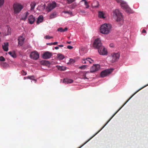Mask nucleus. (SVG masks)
Masks as SVG:
<instances>
[{
    "instance_id": "nucleus-1",
    "label": "nucleus",
    "mask_w": 148,
    "mask_h": 148,
    "mask_svg": "<svg viewBox=\"0 0 148 148\" xmlns=\"http://www.w3.org/2000/svg\"><path fill=\"white\" fill-rule=\"evenodd\" d=\"M148 85V84H147L145 85L144 86L142 87L139 89L138 91H137L135 93H134L129 98V99L127 100L126 102L123 104V105L120 108L117 110V111L115 112V113L111 117V118L109 119V120L108 121L107 123L103 126V127L100 130H99L93 136H92L89 139H88L87 141H86L85 143H84L83 145H82L79 148H80L82 147L86 143L88 142L90 139H91L92 138L94 137L110 121V120L121 109V108L127 103L138 91L139 90L147 86Z\"/></svg>"
},
{
    "instance_id": "nucleus-2",
    "label": "nucleus",
    "mask_w": 148,
    "mask_h": 148,
    "mask_svg": "<svg viewBox=\"0 0 148 148\" xmlns=\"http://www.w3.org/2000/svg\"><path fill=\"white\" fill-rule=\"evenodd\" d=\"M112 28L111 25L109 24H104L101 25L100 28L101 33L104 34H108L110 32Z\"/></svg>"
},
{
    "instance_id": "nucleus-3",
    "label": "nucleus",
    "mask_w": 148,
    "mask_h": 148,
    "mask_svg": "<svg viewBox=\"0 0 148 148\" xmlns=\"http://www.w3.org/2000/svg\"><path fill=\"white\" fill-rule=\"evenodd\" d=\"M120 56V55L118 53H114L112 54L108 58L109 60L112 62H113L117 61Z\"/></svg>"
},
{
    "instance_id": "nucleus-4",
    "label": "nucleus",
    "mask_w": 148,
    "mask_h": 148,
    "mask_svg": "<svg viewBox=\"0 0 148 148\" xmlns=\"http://www.w3.org/2000/svg\"><path fill=\"white\" fill-rule=\"evenodd\" d=\"M113 16L114 18H117V21H120L123 19L122 15L118 10H115L113 11Z\"/></svg>"
},
{
    "instance_id": "nucleus-5",
    "label": "nucleus",
    "mask_w": 148,
    "mask_h": 148,
    "mask_svg": "<svg viewBox=\"0 0 148 148\" xmlns=\"http://www.w3.org/2000/svg\"><path fill=\"white\" fill-rule=\"evenodd\" d=\"M13 8L15 13L17 14L19 13L23 8V6L18 3L14 4Z\"/></svg>"
},
{
    "instance_id": "nucleus-6",
    "label": "nucleus",
    "mask_w": 148,
    "mask_h": 148,
    "mask_svg": "<svg viewBox=\"0 0 148 148\" xmlns=\"http://www.w3.org/2000/svg\"><path fill=\"white\" fill-rule=\"evenodd\" d=\"M113 69H110L104 70L102 71L100 74V75L101 77H103L107 76L110 74L113 71Z\"/></svg>"
},
{
    "instance_id": "nucleus-7",
    "label": "nucleus",
    "mask_w": 148,
    "mask_h": 148,
    "mask_svg": "<svg viewBox=\"0 0 148 148\" xmlns=\"http://www.w3.org/2000/svg\"><path fill=\"white\" fill-rule=\"evenodd\" d=\"M121 6L123 9L125 10L126 12L128 13H132V10L129 7L127 3L123 1L122 3L120 4Z\"/></svg>"
},
{
    "instance_id": "nucleus-8",
    "label": "nucleus",
    "mask_w": 148,
    "mask_h": 148,
    "mask_svg": "<svg viewBox=\"0 0 148 148\" xmlns=\"http://www.w3.org/2000/svg\"><path fill=\"white\" fill-rule=\"evenodd\" d=\"M56 6V3L54 1L49 3L47 7L46 10L48 12H50Z\"/></svg>"
},
{
    "instance_id": "nucleus-9",
    "label": "nucleus",
    "mask_w": 148,
    "mask_h": 148,
    "mask_svg": "<svg viewBox=\"0 0 148 148\" xmlns=\"http://www.w3.org/2000/svg\"><path fill=\"white\" fill-rule=\"evenodd\" d=\"M102 45L100 39L98 38L95 39L93 43V46L97 49Z\"/></svg>"
},
{
    "instance_id": "nucleus-10",
    "label": "nucleus",
    "mask_w": 148,
    "mask_h": 148,
    "mask_svg": "<svg viewBox=\"0 0 148 148\" xmlns=\"http://www.w3.org/2000/svg\"><path fill=\"white\" fill-rule=\"evenodd\" d=\"M30 56L31 59L36 60L39 58V55L37 51H34L31 52L30 54Z\"/></svg>"
},
{
    "instance_id": "nucleus-11",
    "label": "nucleus",
    "mask_w": 148,
    "mask_h": 148,
    "mask_svg": "<svg viewBox=\"0 0 148 148\" xmlns=\"http://www.w3.org/2000/svg\"><path fill=\"white\" fill-rule=\"evenodd\" d=\"M99 54L101 55H105L107 53L106 49L103 46H101L98 49Z\"/></svg>"
},
{
    "instance_id": "nucleus-12",
    "label": "nucleus",
    "mask_w": 148,
    "mask_h": 148,
    "mask_svg": "<svg viewBox=\"0 0 148 148\" xmlns=\"http://www.w3.org/2000/svg\"><path fill=\"white\" fill-rule=\"evenodd\" d=\"M52 56V53L49 51H46L42 55V58L44 59H49Z\"/></svg>"
},
{
    "instance_id": "nucleus-13",
    "label": "nucleus",
    "mask_w": 148,
    "mask_h": 148,
    "mask_svg": "<svg viewBox=\"0 0 148 148\" xmlns=\"http://www.w3.org/2000/svg\"><path fill=\"white\" fill-rule=\"evenodd\" d=\"M100 69V66L98 64L94 65L90 69V72L93 73L98 71Z\"/></svg>"
},
{
    "instance_id": "nucleus-14",
    "label": "nucleus",
    "mask_w": 148,
    "mask_h": 148,
    "mask_svg": "<svg viewBox=\"0 0 148 148\" xmlns=\"http://www.w3.org/2000/svg\"><path fill=\"white\" fill-rule=\"evenodd\" d=\"M35 18L32 15H30L28 17V23L30 24H32L35 21Z\"/></svg>"
},
{
    "instance_id": "nucleus-15",
    "label": "nucleus",
    "mask_w": 148,
    "mask_h": 148,
    "mask_svg": "<svg viewBox=\"0 0 148 148\" xmlns=\"http://www.w3.org/2000/svg\"><path fill=\"white\" fill-rule=\"evenodd\" d=\"M24 40V38L22 36H20L18 39V44L21 46L23 44Z\"/></svg>"
},
{
    "instance_id": "nucleus-16",
    "label": "nucleus",
    "mask_w": 148,
    "mask_h": 148,
    "mask_svg": "<svg viewBox=\"0 0 148 148\" xmlns=\"http://www.w3.org/2000/svg\"><path fill=\"white\" fill-rule=\"evenodd\" d=\"M8 42H5L3 45V48L4 50L7 51L8 50Z\"/></svg>"
},
{
    "instance_id": "nucleus-17",
    "label": "nucleus",
    "mask_w": 148,
    "mask_h": 148,
    "mask_svg": "<svg viewBox=\"0 0 148 148\" xmlns=\"http://www.w3.org/2000/svg\"><path fill=\"white\" fill-rule=\"evenodd\" d=\"M40 63L42 65L46 66H49L50 64L49 62L48 61L44 60H42L40 62Z\"/></svg>"
},
{
    "instance_id": "nucleus-18",
    "label": "nucleus",
    "mask_w": 148,
    "mask_h": 148,
    "mask_svg": "<svg viewBox=\"0 0 148 148\" xmlns=\"http://www.w3.org/2000/svg\"><path fill=\"white\" fill-rule=\"evenodd\" d=\"M99 6V3L97 1H94L92 4V8H97Z\"/></svg>"
},
{
    "instance_id": "nucleus-19",
    "label": "nucleus",
    "mask_w": 148,
    "mask_h": 148,
    "mask_svg": "<svg viewBox=\"0 0 148 148\" xmlns=\"http://www.w3.org/2000/svg\"><path fill=\"white\" fill-rule=\"evenodd\" d=\"M73 82V80L72 79L68 78L64 79L63 81V82L67 84L71 83H72Z\"/></svg>"
},
{
    "instance_id": "nucleus-20",
    "label": "nucleus",
    "mask_w": 148,
    "mask_h": 148,
    "mask_svg": "<svg viewBox=\"0 0 148 148\" xmlns=\"http://www.w3.org/2000/svg\"><path fill=\"white\" fill-rule=\"evenodd\" d=\"M43 20V17L42 16H40L38 18L37 20L36 21V23L38 24L42 22Z\"/></svg>"
},
{
    "instance_id": "nucleus-21",
    "label": "nucleus",
    "mask_w": 148,
    "mask_h": 148,
    "mask_svg": "<svg viewBox=\"0 0 148 148\" xmlns=\"http://www.w3.org/2000/svg\"><path fill=\"white\" fill-rule=\"evenodd\" d=\"M29 14V13L28 12H27L25 13L22 16L21 18L22 20L25 21L26 19L27 16Z\"/></svg>"
},
{
    "instance_id": "nucleus-22",
    "label": "nucleus",
    "mask_w": 148,
    "mask_h": 148,
    "mask_svg": "<svg viewBox=\"0 0 148 148\" xmlns=\"http://www.w3.org/2000/svg\"><path fill=\"white\" fill-rule=\"evenodd\" d=\"M98 16L100 18H104V14L102 12L99 11L98 12Z\"/></svg>"
},
{
    "instance_id": "nucleus-23",
    "label": "nucleus",
    "mask_w": 148,
    "mask_h": 148,
    "mask_svg": "<svg viewBox=\"0 0 148 148\" xmlns=\"http://www.w3.org/2000/svg\"><path fill=\"white\" fill-rule=\"evenodd\" d=\"M67 29L68 28L67 27H65L64 29H63L62 27H60L58 29V31L62 32L67 31Z\"/></svg>"
},
{
    "instance_id": "nucleus-24",
    "label": "nucleus",
    "mask_w": 148,
    "mask_h": 148,
    "mask_svg": "<svg viewBox=\"0 0 148 148\" xmlns=\"http://www.w3.org/2000/svg\"><path fill=\"white\" fill-rule=\"evenodd\" d=\"M46 8V5L45 4H44L43 5H42V4L40 5L39 6L38 8H40V10H41L42 11L44 10Z\"/></svg>"
},
{
    "instance_id": "nucleus-25",
    "label": "nucleus",
    "mask_w": 148,
    "mask_h": 148,
    "mask_svg": "<svg viewBox=\"0 0 148 148\" xmlns=\"http://www.w3.org/2000/svg\"><path fill=\"white\" fill-rule=\"evenodd\" d=\"M36 5V3L35 2H32L30 4L31 10H33L34 8Z\"/></svg>"
},
{
    "instance_id": "nucleus-26",
    "label": "nucleus",
    "mask_w": 148,
    "mask_h": 148,
    "mask_svg": "<svg viewBox=\"0 0 148 148\" xmlns=\"http://www.w3.org/2000/svg\"><path fill=\"white\" fill-rule=\"evenodd\" d=\"M84 2V4L86 6V8H88L90 6L88 2L86 0H82L81 2Z\"/></svg>"
},
{
    "instance_id": "nucleus-27",
    "label": "nucleus",
    "mask_w": 148,
    "mask_h": 148,
    "mask_svg": "<svg viewBox=\"0 0 148 148\" xmlns=\"http://www.w3.org/2000/svg\"><path fill=\"white\" fill-rule=\"evenodd\" d=\"M8 53L14 58H16V54L14 52L10 51L8 52Z\"/></svg>"
},
{
    "instance_id": "nucleus-28",
    "label": "nucleus",
    "mask_w": 148,
    "mask_h": 148,
    "mask_svg": "<svg viewBox=\"0 0 148 148\" xmlns=\"http://www.w3.org/2000/svg\"><path fill=\"white\" fill-rule=\"evenodd\" d=\"M57 67L58 70L61 71H64L66 69L65 67L64 66H57Z\"/></svg>"
},
{
    "instance_id": "nucleus-29",
    "label": "nucleus",
    "mask_w": 148,
    "mask_h": 148,
    "mask_svg": "<svg viewBox=\"0 0 148 148\" xmlns=\"http://www.w3.org/2000/svg\"><path fill=\"white\" fill-rule=\"evenodd\" d=\"M7 32L5 34V35H8L10 34H11V29L10 28L8 27H7Z\"/></svg>"
},
{
    "instance_id": "nucleus-30",
    "label": "nucleus",
    "mask_w": 148,
    "mask_h": 148,
    "mask_svg": "<svg viewBox=\"0 0 148 148\" xmlns=\"http://www.w3.org/2000/svg\"><path fill=\"white\" fill-rule=\"evenodd\" d=\"M56 12H54L51 14L50 16V18L52 19L55 18L56 17Z\"/></svg>"
},
{
    "instance_id": "nucleus-31",
    "label": "nucleus",
    "mask_w": 148,
    "mask_h": 148,
    "mask_svg": "<svg viewBox=\"0 0 148 148\" xmlns=\"http://www.w3.org/2000/svg\"><path fill=\"white\" fill-rule=\"evenodd\" d=\"M34 75L29 76H28V79H30L34 81L35 82H36V81L34 79Z\"/></svg>"
},
{
    "instance_id": "nucleus-32",
    "label": "nucleus",
    "mask_w": 148,
    "mask_h": 148,
    "mask_svg": "<svg viewBox=\"0 0 148 148\" xmlns=\"http://www.w3.org/2000/svg\"><path fill=\"white\" fill-rule=\"evenodd\" d=\"M87 61L90 63H92L94 61L90 58H86Z\"/></svg>"
},
{
    "instance_id": "nucleus-33",
    "label": "nucleus",
    "mask_w": 148,
    "mask_h": 148,
    "mask_svg": "<svg viewBox=\"0 0 148 148\" xmlns=\"http://www.w3.org/2000/svg\"><path fill=\"white\" fill-rule=\"evenodd\" d=\"M58 58L60 60H62L64 58V57L62 54H58Z\"/></svg>"
},
{
    "instance_id": "nucleus-34",
    "label": "nucleus",
    "mask_w": 148,
    "mask_h": 148,
    "mask_svg": "<svg viewBox=\"0 0 148 148\" xmlns=\"http://www.w3.org/2000/svg\"><path fill=\"white\" fill-rule=\"evenodd\" d=\"M87 66L86 65H83L79 67V68L81 69H85Z\"/></svg>"
},
{
    "instance_id": "nucleus-35",
    "label": "nucleus",
    "mask_w": 148,
    "mask_h": 148,
    "mask_svg": "<svg viewBox=\"0 0 148 148\" xmlns=\"http://www.w3.org/2000/svg\"><path fill=\"white\" fill-rule=\"evenodd\" d=\"M63 12H64L65 14H72V12L70 11H65Z\"/></svg>"
},
{
    "instance_id": "nucleus-36",
    "label": "nucleus",
    "mask_w": 148,
    "mask_h": 148,
    "mask_svg": "<svg viewBox=\"0 0 148 148\" xmlns=\"http://www.w3.org/2000/svg\"><path fill=\"white\" fill-rule=\"evenodd\" d=\"M5 60V58L3 56L0 57V61L1 62L4 61Z\"/></svg>"
},
{
    "instance_id": "nucleus-37",
    "label": "nucleus",
    "mask_w": 148,
    "mask_h": 148,
    "mask_svg": "<svg viewBox=\"0 0 148 148\" xmlns=\"http://www.w3.org/2000/svg\"><path fill=\"white\" fill-rule=\"evenodd\" d=\"M4 1V0H0V7H1L3 4Z\"/></svg>"
},
{
    "instance_id": "nucleus-38",
    "label": "nucleus",
    "mask_w": 148,
    "mask_h": 148,
    "mask_svg": "<svg viewBox=\"0 0 148 148\" xmlns=\"http://www.w3.org/2000/svg\"><path fill=\"white\" fill-rule=\"evenodd\" d=\"M82 62L83 64H87L88 62L87 61L86 58V59L82 60Z\"/></svg>"
},
{
    "instance_id": "nucleus-39",
    "label": "nucleus",
    "mask_w": 148,
    "mask_h": 148,
    "mask_svg": "<svg viewBox=\"0 0 148 148\" xmlns=\"http://www.w3.org/2000/svg\"><path fill=\"white\" fill-rule=\"evenodd\" d=\"M82 74L83 75V78L84 79H88V78L86 77V73L85 72H82Z\"/></svg>"
},
{
    "instance_id": "nucleus-40",
    "label": "nucleus",
    "mask_w": 148,
    "mask_h": 148,
    "mask_svg": "<svg viewBox=\"0 0 148 148\" xmlns=\"http://www.w3.org/2000/svg\"><path fill=\"white\" fill-rule=\"evenodd\" d=\"M67 3L69 4H70L74 2L75 0H67Z\"/></svg>"
},
{
    "instance_id": "nucleus-41",
    "label": "nucleus",
    "mask_w": 148,
    "mask_h": 148,
    "mask_svg": "<svg viewBox=\"0 0 148 148\" xmlns=\"http://www.w3.org/2000/svg\"><path fill=\"white\" fill-rule=\"evenodd\" d=\"M21 73L23 75H26L27 73L26 72H25L23 70H22L21 72Z\"/></svg>"
},
{
    "instance_id": "nucleus-42",
    "label": "nucleus",
    "mask_w": 148,
    "mask_h": 148,
    "mask_svg": "<svg viewBox=\"0 0 148 148\" xmlns=\"http://www.w3.org/2000/svg\"><path fill=\"white\" fill-rule=\"evenodd\" d=\"M53 38L52 36H45V38L47 39H50Z\"/></svg>"
},
{
    "instance_id": "nucleus-43",
    "label": "nucleus",
    "mask_w": 148,
    "mask_h": 148,
    "mask_svg": "<svg viewBox=\"0 0 148 148\" xmlns=\"http://www.w3.org/2000/svg\"><path fill=\"white\" fill-rule=\"evenodd\" d=\"M79 12L82 14H84L86 12L85 10H84L80 9L79 10Z\"/></svg>"
},
{
    "instance_id": "nucleus-44",
    "label": "nucleus",
    "mask_w": 148,
    "mask_h": 148,
    "mask_svg": "<svg viewBox=\"0 0 148 148\" xmlns=\"http://www.w3.org/2000/svg\"><path fill=\"white\" fill-rule=\"evenodd\" d=\"M67 48L69 49H72L73 47L72 46L70 45H68L67 46Z\"/></svg>"
},
{
    "instance_id": "nucleus-45",
    "label": "nucleus",
    "mask_w": 148,
    "mask_h": 148,
    "mask_svg": "<svg viewBox=\"0 0 148 148\" xmlns=\"http://www.w3.org/2000/svg\"><path fill=\"white\" fill-rule=\"evenodd\" d=\"M116 1L118 3H119L120 4L122 3L123 1H122L121 0H116Z\"/></svg>"
},
{
    "instance_id": "nucleus-46",
    "label": "nucleus",
    "mask_w": 148,
    "mask_h": 148,
    "mask_svg": "<svg viewBox=\"0 0 148 148\" xmlns=\"http://www.w3.org/2000/svg\"><path fill=\"white\" fill-rule=\"evenodd\" d=\"M47 45H53V42H51V43H47Z\"/></svg>"
},
{
    "instance_id": "nucleus-47",
    "label": "nucleus",
    "mask_w": 148,
    "mask_h": 148,
    "mask_svg": "<svg viewBox=\"0 0 148 148\" xmlns=\"http://www.w3.org/2000/svg\"><path fill=\"white\" fill-rule=\"evenodd\" d=\"M58 43V42H53V45H57Z\"/></svg>"
},
{
    "instance_id": "nucleus-48",
    "label": "nucleus",
    "mask_w": 148,
    "mask_h": 148,
    "mask_svg": "<svg viewBox=\"0 0 148 148\" xmlns=\"http://www.w3.org/2000/svg\"><path fill=\"white\" fill-rule=\"evenodd\" d=\"M146 31L145 29H143L142 31V33H146Z\"/></svg>"
},
{
    "instance_id": "nucleus-49",
    "label": "nucleus",
    "mask_w": 148,
    "mask_h": 148,
    "mask_svg": "<svg viewBox=\"0 0 148 148\" xmlns=\"http://www.w3.org/2000/svg\"><path fill=\"white\" fill-rule=\"evenodd\" d=\"M59 47H57H57H55V49H56V50L58 49H59Z\"/></svg>"
},
{
    "instance_id": "nucleus-50",
    "label": "nucleus",
    "mask_w": 148,
    "mask_h": 148,
    "mask_svg": "<svg viewBox=\"0 0 148 148\" xmlns=\"http://www.w3.org/2000/svg\"><path fill=\"white\" fill-rule=\"evenodd\" d=\"M58 46L59 47H63L64 45H58Z\"/></svg>"
},
{
    "instance_id": "nucleus-51",
    "label": "nucleus",
    "mask_w": 148,
    "mask_h": 148,
    "mask_svg": "<svg viewBox=\"0 0 148 148\" xmlns=\"http://www.w3.org/2000/svg\"><path fill=\"white\" fill-rule=\"evenodd\" d=\"M28 79V76L27 77H24V79Z\"/></svg>"
},
{
    "instance_id": "nucleus-52",
    "label": "nucleus",
    "mask_w": 148,
    "mask_h": 148,
    "mask_svg": "<svg viewBox=\"0 0 148 148\" xmlns=\"http://www.w3.org/2000/svg\"><path fill=\"white\" fill-rule=\"evenodd\" d=\"M71 43V41L67 42V43H68V44H70Z\"/></svg>"
},
{
    "instance_id": "nucleus-53",
    "label": "nucleus",
    "mask_w": 148,
    "mask_h": 148,
    "mask_svg": "<svg viewBox=\"0 0 148 148\" xmlns=\"http://www.w3.org/2000/svg\"><path fill=\"white\" fill-rule=\"evenodd\" d=\"M73 61V60L72 59H71L70 60V62H72Z\"/></svg>"
}]
</instances>
